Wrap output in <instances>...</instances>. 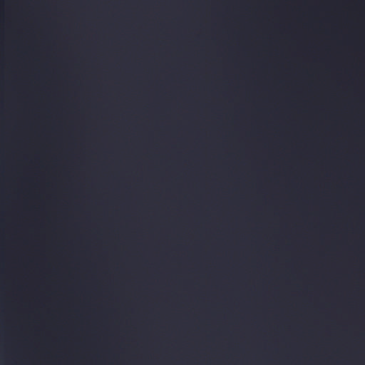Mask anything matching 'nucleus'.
Masks as SVG:
<instances>
[{"label":"nucleus","instance_id":"1","mask_svg":"<svg viewBox=\"0 0 365 365\" xmlns=\"http://www.w3.org/2000/svg\"><path fill=\"white\" fill-rule=\"evenodd\" d=\"M360 365H365L364 353H361Z\"/></svg>","mask_w":365,"mask_h":365},{"label":"nucleus","instance_id":"2","mask_svg":"<svg viewBox=\"0 0 365 365\" xmlns=\"http://www.w3.org/2000/svg\"><path fill=\"white\" fill-rule=\"evenodd\" d=\"M338 365H346L344 362L339 361L338 362Z\"/></svg>","mask_w":365,"mask_h":365}]
</instances>
